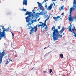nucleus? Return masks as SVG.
Segmentation results:
<instances>
[{"label":"nucleus","instance_id":"obj_45","mask_svg":"<svg viewBox=\"0 0 76 76\" xmlns=\"http://www.w3.org/2000/svg\"><path fill=\"white\" fill-rule=\"evenodd\" d=\"M12 61V60H9V61Z\"/></svg>","mask_w":76,"mask_h":76},{"label":"nucleus","instance_id":"obj_19","mask_svg":"<svg viewBox=\"0 0 76 76\" xmlns=\"http://www.w3.org/2000/svg\"><path fill=\"white\" fill-rule=\"evenodd\" d=\"M45 29H46V31H47V30H48V26H46Z\"/></svg>","mask_w":76,"mask_h":76},{"label":"nucleus","instance_id":"obj_51","mask_svg":"<svg viewBox=\"0 0 76 76\" xmlns=\"http://www.w3.org/2000/svg\"><path fill=\"white\" fill-rule=\"evenodd\" d=\"M62 0V1H63L64 0Z\"/></svg>","mask_w":76,"mask_h":76},{"label":"nucleus","instance_id":"obj_16","mask_svg":"<svg viewBox=\"0 0 76 76\" xmlns=\"http://www.w3.org/2000/svg\"><path fill=\"white\" fill-rule=\"evenodd\" d=\"M9 31H10V29L9 27H8V28L6 29V31L7 32H9Z\"/></svg>","mask_w":76,"mask_h":76},{"label":"nucleus","instance_id":"obj_40","mask_svg":"<svg viewBox=\"0 0 76 76\" xmlns=\"http://www.w3.org/2000/svg\"><path fill=\"white\" fill-rule=\"evenodd\" d=\"M42 26V28H44L45 26H44V25H43V26Z\"/></svg>","mask_w":76,"mask_h":76},{"label":"nucleus","instance_id":"obj_30","mask_svg":"<svg viewBox=\"0 0 76 76\" xmlns=\"http://www.w3.org/2000/svg\"><path fill=\"white\" fill-rule=\"evenodd\" d=\"M32 28V26H30V27L28 28L29 29H30L31 28Z\"/></svg>","mask_w":76,"mask_h":76},{"label":"nucleus","instance_id":"obj_55","mask_svg":"<svg viewBox=\"0 0 76 76\" xmlns=\"http://www.w3.org/2000/svg\"><path fill=\"white\" fill-rule=\"evenodd\" d=\"M31 22H32V21H31Z\"/></svg>","mask_w":76,"mask_h":76},{"label":"nucleus","instance_id":"obj_26","mask_svg":"<svg viewBox=\"0 0 76 76\" xmlns=\"http://www.w3.org/2000/svg\"><path fill=\"white\" fill-rule=\"evenodd\" d=\"M52 72V69H50V73H51Z\"/></svg>","mask_w":76,"mask_h":76},{"label":"nucleus","instance_id":"obj_35","mask_svg":"<svg viewBox=\"0 0 76 76\" xmlns=\"http://www.w3.org/2000/svg\"><path fill=\"white\" fill-rule=\"evenodd\" d=\"M43 73H45L47 72L46 71H43Z\"/></svg>","mask_w":76,"mask_h":76},{"label":"nucleus","instance_id":"obj_7","mask_svg":"<svg viewBox=\"0 0 76 76\" xmlns=\"http://www.w3.org/2000/svg\"><path fill=\"white\" fill-rule=\"evenodd\" d=\"M48 0H45L44 1L42 2V4H41V3H39V2H37V3L38 4V7H40V9H41V6L42 5V4L44 3H45V2H47V1H48Z\"/></svg>","mask_w":76,"mask_h":76},{"label":"nucleus","instance_id":"obj_31","mask_svg":"<svg viewBox=\"0 0 76 76\" xmlns=\"http://www.w3.org/2000/svg\"><path fill=\"white\" fill-rule=\"evenodd\" d=\"M57 17H58V18H61V16H57Z\"/></svg>","mask_w":76,"mask_h":76},{"label":"nucleus","instance_id":"obj_50","mask_svg":"<svg viewBox=\"0 0 76 76\" xmlns=\"http://www.w3.org/2000/svg\"><path fill=\"white\" fill-rule=\"evenodd\" d=\"M0 31H1V28H0Z\"/></svg>","mask_w":76,"mask_h":76},{"label":"nucleus","instance_id":"obj_15","mask_svg":"<svg viewBox=\"0 0 76 76\" xmlns=\"http://www.w3.org/2000/svg\"><path fill=\"white\" fill-rule=\"evenodd\" d=\"M60 10H64V5H62L61 7V9L59 8Z\"/></svg>","mask_w":76,"mask_h":76},{"label":"nucleus","instance_id":"obj_13","mask_svg":"<svg viewBox=\"0 0 76 76\" xmlns=\"http://www.w3.org/2000/svg\"><path fill=\"white\" fill-rule=\"evenodd\" d=\"M69 22H71V21L73 22V18L72 17L69 18Z\"/></svg>","mask_w":76,"mask_h":76},{"label":"nucleus","instance_id":"obj_5","mask_svg":"<svg viewBox=\"0 0 76 76\" xmlns=\"http://www.w3.org/2000/svg\"><path fill=\"white\" fill-rule=\"evenodd\" d=\"M38 26V25H37L36 26H34V27L31 28V30H30V34L33 33V32H37V27Z\"/></svg>","mask_w":76,"mask_h":76},{"label":"nucleus","instance_id":"obj_47","mask_svg":"<svg viewBox=\"0 0 76 76\" xmlns=\"http://www.w3.org/2000/svg\"><path fill=\"white\" fill-rule=\"evenodd\" d=\"M45 48H47V47H45V48H44V49H45Z\"/></svg>","mask_w":76,"mask_h":76},{"label":"nucleus","instance_id":"obj_23","mask_svg":"<svg viewBox=\"0 0 76 76\" xmlns=\"http://www.w3.org/2000/svg\"><path fill=\"white\" fill-rule=\"evenodd\" d=\"M23 11L24 12H26V9H23Z\"/></svg>","mask_w":76,"mask_h":76},{"label":"nucleus","instance_id":"obj_29","mask_svg":"<svg viewBox=\"0 0 76 76\" xmlns=\"http://www.w3.org/2000/svg\"><path fill=\"white\" fill-rule=\"evenodd\" d=\"M50 15L48 17V18H47V19H48L49 20V19H50Z\"/></svg>","mask_w":76,"mask_h":76},{"label":"nucleus","instance_id":"obj_25","mask_svg":"<svg viewBox=\"0 0 76 76\" xmlns=\"http://www.w3.org/2000/svg\"><path fill=\"white\" fill-rule=\"evenodd\" d=\"M34 22H36V20H33L32 21V23H34Z\"/></svg>","mask_w":76,"mask_h":76},{"label":"nucleus","instance_id":"obj_24","mask_svg":"<svg viewBox=\"0 0 76 76\" xmlns=\"http://www.w3.org/2000/svg\"><path fill=\"white\" fill-rule=\"evenodd\" d=\"M75 27H73L72 28V30H76V29H75Z\"/></svg>","mask_w":76,"mask_h":76},{"label":"nucleus","instance_id":"obj_1","mask_svg":"<svg viewBox=\"0 0 76 76\" xmlns=\"http://www.w3.org/2000/svg\"><path fill=\"white\" fill-rule=\"evenodd\" d=\"M56 26H53L51 28V31H53V33L52 37L53 39L55 41L58 40V38H61L62 37V35L59 34V31L58 30V29H56Z\"/></svg>","mask_w":76,"mask_h":76},{"label":"nucleus","instance_id":"obj_14","mask_svg":"<svg viewBox=\"0 0 76 76\" xmlns=\"http://www.w3.org/2000/svg\"><path fill=\"white\" fill-rule=\"evenodd\" d=\"M53 19H54L55 21H57V20H58V17H53Z\"/></svg>","mask_w":76,"mask_h":76},{"label":"nucleus","instance_id":"obj_54","mask_svg":"<svg viewBox=\"0 0 76 76\" xmlns=\"http://www.w3.org/2000/svg\"><path fill=\"white\" fill-rule=\"evenodd\" d=\"M29 26V25H28Z\"/></svg>","mask_w":76,"mask_h":76},{"label":"nucleus","instance_id":"obj_39","mask_svg":"<svg viewBox=\"0 0 76 76\" xmlns=\"http://www.w3.org/2000/svg\"><path fill=\"white\" fill-rule=\"evenodd\" d=\"M71 13H72V11H70V12H69V14H71Z\"/></svg>","mask_w":76,"mask_h":76},{"label":"nucleus","instance_id":"obj_46","mask_svg":"<svg viewBox=\"0 0 76 76\" xmlns=\"http://www.w3.org/2000/svg\"><path fill=\"white\" fill-rule=\"evenodd\" d=\"M34 68V67L32 69H31V70H33Z\"/></svg>","mask_w":76,"mask_h":76},{"label":"nucleus","instance_id":"obj_27","mask_svg":"<svg viewBox=\"0 0 76 76\" xmlns=\"http://www.w3.org/2000/svg\"><path fill=\"white\" fill-rule=\"evenodd\" d=\"M45 8H46L47 9V3L45 4Z\"/></svg>","mask_w":76,"mask_h":76},{"label":"nucleus","instance_id":"obj_21","mask_svg":"<svg viewBox=\"0 0 76 76\" xmlns=\"http://www.w3.org/2000/svg\"><path fill=\"white\" fill-rule=\"evenodd\" d=\"M35 15L36 17H38V16H39L38 13H37L36 14H35Z\"/></svg>","mask_w":76,"mask_h":76},{"label":"nucleus","instance_id":"obj_4","mask_svg":"<svg viewBox=\"0 0 76 76\" xmlns=\"http://www.w3.org/2000/svg\"><path fill=\"white\" fill-rule=\"evenodd\" d=\"M3 31L1 32V31H0V37L1 38H5V36H6V32L5 31H6V29H3Z\"/></svg>","mask_w":76,"mask_h":76},{"label":"nucleus","instance_id":"obj_6","mask_svg":"<svg viewBox=\"0 0 76 76\" xmlns=\"http://www.w3.org/2000/svg\"><path fill=\"white\" fill-rule=\"evenodd\" d=\"M73 26V25H70V26H69L67 28V29H69V32H72V33H73V34H74V35H75L76 34L75 33L74 30H72V27Z\"/></svg>","mask_w":76,"mask_h":76},{"label":"nucleus","instance_id":"obj_18","mask_svg":"<svg viewBox=\"0 0 76 76\" xmlns=\"http://www.w3.org/2000/svg\"><path fill=\"white\" fill-rule=\"evenodd\" d=\"M6 63H5V64L6 65H7V64H9V61H7V59L6 61Z\"/></svg>","mask_w":76,"mask_h":76},{"label":"nucleus","instance_id":"obj_32","mask_svg":"<svg viewBox=\"0 0 76 76\" xmlns=\"http://www.w3.org/2000/svg\"><path fill=\"white\" fill-rule=\"evenodd\" d=\"M38 15H42V14H41V13H38Z\"/></svg>","mask_w":76,"mask_h":76},{"label":"nucleus","instance_id":"obj_8","mask_svg":"<svg viewBox=\"0 0 76 76\" xmlns=\"http://www.w3.org/2000/svg\"><path fill=\"white\" fill-rule=\"evenodd\" d=\"M39 23H42V24L39 25V24L38 25V27L42 26L43 25H44V26H47V25H46V23H42V22H39Z\"/></svg>","mask_w":76,"mask_h":76},{"label":"nucleus","instance_id":"obj_38","mask_svg":"<svg viewBox=\"0 0 76 76\" xmlns=\"http://www.w3.org/2000/svg\"><path fill=\"white\" fill-rule=\"evenodd\" d=\"M64 13H62L61 14V15H62V16H63V15H64Z\"/></svg>","mask_w":76,"mask_h":76},{"label":"nucleus","instance_id":"obj_33","mask_svg":"<svg viewBox=\"0 0 76 76\" xmlns=\"http://www.w3.org/2000/svg\"><path fill=\"white\" fill-rule=\"evenodd\" d=\"M58 29H60V28H61L60 26H58Z\"/></svg>","mask_w":76,"mask_h":76},{"label":"nucleus","instance_id":"obj_36","mask_svg":"<svg viewBox=\"0 0 76 76\" xmlns=\"http://www.w3.org/2000/svg\"><path fill=\"white\" fill-rule=\"evenodd\" d=\"M48 15H45V18H47V17H48Z\"/></svg>","mask_w":76,"mask_h":76},{"label":"nucleus","instance_id":"obj_53","mask_svg":"<svg viewBox=\"0 0 76 76\" xmlns=\"http://www.w3.org/2000/svg\"><path fill=\"white\" fill-rule=\"evenodd\" d=\"M63 35H64V33H63Z\"/></svg>","mask_w":76,"mask_h":76},{"label":"nucleus","instance_id":"obj_34","mask_svg":"<svg viewBox=\"0 0 76 76\" xmlns=\"http://www.w3.org/2000/svg\"><path fill=\"white\" fill-rule=\"evenodd\" d=\"M12 35V37H14V34L13 33H12V32H11Z\"/></svg>","mask_w":76,"mask_h":76},{"label":"nucleus","instance_id":"obj_10","mask_svg":"<svg viewBox=\"0 0 76 76\" xmlns=\"http://www.w3.org/2000/svg\"><path fill=\"white\" fill-rule=\"evenodd\" d=\"M31 14L32 15H31V16H30V17H31L30 18H28V19H30V20H31H31H32V19H33L34 18V17H35V15H33V13H32L31 12Z\"/></svg>","mask_w":76,"mask_h":76},{"label":"nucleus","instance_id":"obj_41","mask_svg":"<svg viewBox=\"0 0 76 76\" xmlns=\"http://www.w3.org/2000/svg\"><path fill=\"white\" fill-rule=\"evenodd\" d=\"M74 36V37H76V34H75V35Z\"/></svg>","mask_w":76,"mask_h":76},{"label":"nucleus","instance_id":"obj_49","mask_svg":"<svg viewBox=\"0 0 76 76\" xmlns=\"http://www.w3.org/2000/svg\"><path fill=\"white\" fill-rule=\"evenodd\" d=\"M71 23H70V25H71Z\"/></svg>","mask_w":76,"mask_h":76},{"label":"nucleus","instance_id":"obj_42","mask_svg":"<svg viewBox=\"0 0 76 76\" xmlns=\"http://www.w3.org/2000/svg\"><path fill=\"white\" fill-rule=\"evenodd\" d=\"M56 0H52V1H56Z\"/></svg>","mask_w":76,"mask_h":76},{"label":"nucleus","instance_id":"obj_22","mask_svg":"<svg viewBox=\"0 0 76 76\" xmlns=\"http://www.w3.org/2000/svg\"><path fill=\"white\" fill-rule=\"evenodd\" d=\"M48 20L47 18L45 21V22H44V23H46V22H47V20Z\"/></svg>","mask_w":76,"mask_h":76},{"label":"nucleus","instance_id":"obj_3","mask_svg":"<svg viewBox=\"0 0 76 76\" xmlns=\"http://www.w3.org/2000/svg\"><path fill=\"white\" fill-rule=\"evenodd\" d=\"M6 54V52L4 51V50H3L2 52L0 51V64H1L2 62L3 57H4Z\"/></svg>","mask_w":76,"mask_h":76},{"label":"nucleus","instance_id":"obj_28","mask_svg":"<svg viewBox=\"0 0 76 76\" xmlns=\"http://www.w3.org/2000/svg\"><path fill=\"white\" fill-rule=\"evenodd\" d=\"M2 27V28L3 29H5L4 28V26H1V27Z\"/></svg>","mask_w":76,"mask_h":76},{"label":"nucleus","instance_id":"obj_12","mask_svg":"<svg viewBox=\"0 0 76 76\" xmlns=\"http://www.w3.org/2000/svg\"><path fill=\"white\" fill-rule=\"evenodd\" d=\"M65 30V28L64 27H63V28L61 29V30L60 31H59V33H60V34H62L63 32V31Z\"/></svg>","mask_w":76,"mask_h":76},{"label":"nucleus","instance_id":"obj_20","mask_svg":"<svg viewBox=\"0 0 76 76\" xmlns=\"http://www.w3.org/2000/svg\"><path fill=\"white\" fill-rule=\"evenodd\" d=\"M60 56L61 58H63V55L62 54H61Z\"/></svg>","mask_w":76,"mask_h":76},{"label":"nucleus","instance_id":"obj_37","mask_svg":"<svg viewBox=\"0 0 76 76\" xmlns=\"http://www.w3.org/2000/svg\"><path fill=\"white\" fill-rule=\"evenodd\" d=\"M69 18H72V17H71V14H69Z\"/></svg>","mask_w":76,"mask_h":76},{"label":"nucleus","instance_id":"obj_9","mask_svg":"<svg viewBox=\"0 0 76 76\" xmlns=\"http://www.w3.org/2000/svg\"><path fill=\"white\" fill-rule=\"evenodd\" d=\"M53 4L51 3L50 6H49L48 8L47 9V10H48L49 11L51 9L53 8Z\"/></svg>","mask_w":76,"mask_h":76},{"label":"nucleus","instance_id":"obj_17","mask_svg":"<svg viewBox=\"0 0 76 76\" xmlns=\"http://www.w3.org/2000/svg\"><path fill=\"white\" fill-rule=\"evenodd\" d=\"M75 9V7H71L70 9V11H71V12H72V11H73V10Z\"/></svg>","mask_w":76,"mask_h":76},{"label":"nucleus","instance_id":"obj_44","mask_svg":"<svg viewBox=\"0 0 76 76\" xmlns=\"http://www.w3.org/2000/svg\"><path fill=\"white\" fill-rule=\"evenodd\" d=\"M40 20V18H39V19L38 20V21H39Z\"/></svg>","mask_w":76,"mask_h":76},{"label":"nucleus","instance_id":"obj_43","mask_svg":"<svg viewBox=\"0 0 76 76\" xmlns=\"http://www.w3.org/2000/svg\"><path fill=\"white\" fill-rule=\"evenodd\" d=\"M53 4H54V6H55V3H54V2H53Z\"/></svg>","mask_w":76,"mask_h":76},{"label":"nucleus","instance_id":"obj_11","mask_svg":"<svg viewBox=\"0 0 76 76\" xmlns=\"http://www.w3.org/2000/svg\"><path fill=\"white\" fill-rule=\"evenodd\" d=\"M27 1H28V0H24L23 1V5H25V6H27Z\"/></svg>","mask_w":76,"mask_h":76},{"label":"nucleus","instance_id":"obj_2","mask_svg":"<svg viewBox=\"0 0 76 76\" xmlns=\"http://www.w3.org/2000/svg\"><path fill=\"white\" fill-rule=\"evenodd\" d=\"M25 15H28L27 17H26V22H29L30 21V19H31L30 17L31 16V15H32L31 14V12L27 11Z\"/></svg>","mask_w":76,"mask_h":76},{"label":"nucleus","instance_id":"obj_48","mask_svg":"<svg viewBox=\"0 0 76 76\" xmlns=\"http://www.w3.org/2000/svg\"><path fill=\"white\" fill-rule=\"evenodd\" d=\"M1 39V37H0V39Z\"/></svg>","mask_w":76,"mask_h":76},{"label":"nucleus","instance_id":"obj_52","mask_svg":"<svg viewBox=\"0 0 76 76\" xmlns=\"http://www.w3.org/2000/svg\"><path fill=\"white\" fill-rule=\"evenodd\" d=\"M60 19H61V17L60 18Z\"/></svg>","mask_w":76,"mask_h":76}]
</instances>
